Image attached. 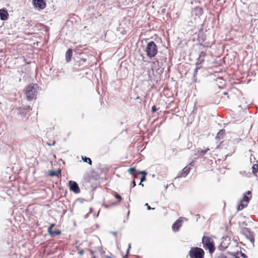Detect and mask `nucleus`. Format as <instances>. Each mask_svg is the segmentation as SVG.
<instances>
[{"label": "nucleus", "instance_id": "6e6552de", "mask_svg": "<svg viewBox=\"0 0 258 258\" xmlns=\"http://www.w3.org/2000/svg\"><path fill=\"white\" fill-rule=\"evenodd\" d=\"M34 6L40 10L44 9L46 7V3L44 0H33Z\"/></svg>", "mask_w": 258, "mask_h": 258}, {"label": "nucleus", "instance_id": "39448f33", "mask_svg": "<svg viewBox=\"0 0 258 258\" xmlns=\"http://www.w3.org/2000/svg\"><path fill=\"white\" fill-rule=\"evenodd\" d=\"M241 232L251 242L253 243L254 242V234L249 228L246 227L242 228Z\"/></svg>", "mask_w": 258, "mask_h": 258}, {"label": "nucleus", "instance_id": "cd10ccee", "mask_svg": "<svg viewBox=\"0 0 258 258\" xmlns=\"http://www.w3.org/2000/svg\"><path fill=\"white\" fill-rule=\"evenodd\" d=\"M136 185V181L134 180L132 182V187H134Z\"/></svg>", "mask_w": 258, "mask_h": 258}, {"label": "nucleus", "instance_id": "f8f14e48", "mask_svg": "<svg viewBox=\"0 0 258 258\" xmlns=\"http://www.w3.org/2000/svg\"><path fill=\"white\" fill-rule=\"evenodd\" d=\"M73 55V50L72 49H69L66 53V59L67 62L71 61Z\"/></svg>", "mask_w": 258, "mask_h": 258}, {"label": "nucleus", "instance_id": "9d476101", "mask_svg": "<svg viewBox=\"0 0 258 258\" xmlns=\"http://www.w3.org/2000/svg\"><path fill=\"white\" fill-rule=\"evenodd\" d=\"M9 14L8 11L5 9H0V18L2 20H6L8 19Z\"/></svg>", "mask_w": 258, "mask_h": 258}, {"label": "nucleus", "instance_id": "a878e982", "mask_svg": "<svg viewBox=\"0 0 258 258\" xmlns=\"http://www.w3.org/2000/svg\"><path fill=\"white\" fill-rule=\"evenodd\" d=\"M209 150V149H207L206 150H202L201 153L203 154H205L207 153V152Z\"/></svg>", "mask_w": 258, "mask_h": 258}, {"label": "nucleus", "instance_id": "f257e3e1", "mask_svg": "<svg viewBox=\"0 0 258 258\" xmlns=\"http://www.w3.org/2000/svg\"><path fill=\"white\" fill-rule=\"evenodd\" d=\"M202 243L203 247L208 249L209 252L212 254L215 250V243L213 239L209 236H204L202 237Z\"/></svg>", "mask_w": 258, "mask_h": 258}, {"label": "nucleus", "instance_id": "20e7f679", "mask_svg": "<svg viewBox=\"0 0 258 258\" xmlns=\"http://www.w3.org/2000/svg\"><path fill=\"white\" fill-rule=\"evenodd\" d=\"M188 255L190 258H204V250L198 247H192L190 248Z\"/></svg>", "mask_w": 258, "mask_h": 258}, {"label": "nucleus", "instance_id": "473e14b6", "mask_svg": "<svg viewBox=\"0 0 258 258\" xmlns=\"http://www.w3.org/2000/svg\"><path fill=\"white\" fill-rule=\"evenodd\" d=\"M140 185H142V186H144V184L142 183V182H140Z\"/></svg>", "mask_w": 258, "mask_h": 258}, {"label": "nucleus", "instance_id": "9b49d317", "mask_svg": "<svg viewBox=\"0 0 258 258\" xmlns=\"http://www.w3.org/2000/svg\"><path fill=\"white\" fill-rule=\"evenodd\" d=\"M249 202H247V201H246L245 200H241L240 202V203L238 205L237 207V210L240 211L243 209L244 208L247 206Z\"/></svg>", "mask_w": 258, "mask_h": 258}, {"label": "nucleus", "instance_id": "2f4dec72", "mask_svg": "<svg viewBox=\"0 0 258 258\" xmlns=\"http://www.w3.org/2000/svg\"><path fill=\"white\" fill-rule=\"evenodd\" d=\"M224 94L225 95H228V93H227V92H225L224 93Z\"/></svg>", "mask_w": 258, "mask_h": 258}, {"label": "nucleus", "instance_id": "e433bc0d", "mask_svg": "<svg viewBox=\"0 0 258 258\" xmlns=\"http://www.w3.org/2000/svg\"><path fill=\"white\" fill-rule=\"evenodd\" d=\"M92 258H96L95 256H93Z\"/></svg>", "mask_w": 258, "mask_h": 258}, {"label": "nucleus", "instance_id": "c85d7f7f", "mask_svg": "<svg viewBox=\"0 0 258 258\" xmlns=\"http://www.w3.org/2000/svg\"><path fill=\"white\" fill-rule=\"evenodd\" d=\"M145 206H147V208L148 209V210H150L151 209V208L150 207V206L148 205V204H146Z\"/></svg>", "mask_w": 258, "mask_h": 258}, {"label": "nucleus", "instance_id": "c9c22d12", "mask_svg": "<svg viewBox=\"0 0 258 258\" xmlns=\"http://www.w3.org/2000/svg\"><path fill=\"white\" fill-rule=\"evenodd\" d=\"M221 246H222V243H221Z\"/></svg>", "mask_w": 258, "mask_h": 258}, {"label": "nucleus", "instance_id": "b1692460", "mask_svg": "<svg viewBox=\"0 0 258 258\" xmlns=\"http://www.w3.org/2000/svg\"><path fill=\"white\" fill-rule=\"evenodd\" d=\"M152 111L153 112H155L157 111V108H156V106L154 105L152 107Z\"/></svg>", "mask_w": 258, "mask_h": 258}, {"label": "nucleus", "instance_id": "bb28decb", "mask_svg": "<svg viewBox=\"0 0 258 258\" xmlns=\"http://www.w3.org/2000/svg\"><path fill=\"white\" fill-rule=\"evenodd\" d=\"M217 258H227L226 256L224 255L223 254H220L218 256Z\"/></svg>", "mask_w": 258, "mask_h": 258}, {"label": "nucleus", "instance_id": "a211bd4d", "mask_svg": "<svg viewBox=\"0 0 258 258\" xmlns=\"http://www.w3.org/2000/svg\"><path fill=\"white\" fill-rule=\"evenodd\" d=\"M112 195H113V196L116 199H117V203H119L122 199L121 196L120 195H119L118 193H117L115 191H113L112 192Z\"/></svg>", "mask_w": 258, "mask_h": 258}, {"label": "nucleus", "instance_id": "7ed1b4c3", "mask_svg": "<svg viewBox=\"0 0 258 258\" xmlns=\"http://www.w3.org/2000/svg\"><path fill=\"white\" fill-rule=\"evenodd\" d=\"M38 87L37 84H31L26 88L25 94L28 100H32L36 98Z\"/></svg>", "mask_w": 258, "mask_h": 258}, {"label": "nucleus", "instance_id": "aec40b11", "mask_svg": "<svg viewBox=\"0 0 258 258\" xmlns=\"http://www.w3.org/2000/svg\"><path fill=\"white\" fill-rule=\"evenodd\" d=\"M97 176L98 177V175L97 174H95V172L91 173L90 175L89 176V178L88 181L91 182L94 177Z\"/></svg>", "mask_w": 258, "mask_h": 258}, {"label": "nucleus", "instance_id": "dca6fc26", "mask_svg": "<svg viewBox=\"0 0 258 258\" xmlns=\"http://www.w3.org/2000/svg\"><path fill=\"white\" fill-rule=\"evenodd\" d=\"M234 256L235 258H247L245 254L242 253L241 251L236 252Z\"/></svg>", "mask_w": 258, "mask_h": 258}, {"label": "nucleus", "instance_id": "4468645a", "mask_svg": "<svg viewBox=\"0 0 258 258\" xmlns=\"http://www.w3.org/2000/svg\"><path fill=\"white\" fill-rule=\"evenodd\" d=\"M190 170V168L189 167H185L182 169V173L181 174V177H185L189 173Z\"/></svg>", "mask_w": 258, "mask_h": 258}, {"label": "nucleus", "instance_id": "423d86ee", "mask_svg": "<svg viewBox=\"0 0 258 258\" xmlns=\"http://www.w3.org/2000/svg\"><path fill=\"white\" fill-rule=\"evenodd\" d=\"M70 190L73 191L75 194H79L80 192V189L77 183L74 181H70L69 182Z\"/></svg>", "mask_w": 258, "mask_h": 258}, {"label": "nucleus", "instance_id": "4be33fe9", "mask_svg": "<svg viewBox=\"0 0 258 258\" xmlns=\"http://www.w3.org/2000/svg\"><path fill=\"white\" fill-rule=\"evenodd\" d=\"M136 169L134 168H130L128 169V172L132 175H134Z\"/></svg>", "mask_w": 258, "mask_h": 258}, {"label": "nucleus", "instance_id": "f3484780", "mask_svg": "<svg viewBox=\"0 0 258 258\" xmlns=\"http://www.w3.org/2000/svg\"><path fill=\"white\" fill-rule=\"evenodd\" d=\"M252 172L254 175H257L258 172V165L257 164H254L252 167Z\"/></svg>", "mask_w": 258, "mask_h": 258}, {"label": "nucleus", "instance_id": "2eb2a0df", "mask_svg": "<svg viewBox=\"0 0 258 258\" xmlns=\"http://www.w3.org/2000/svg\"><path fill=\"white\" fill-rule=\"evenodd\" d=\"M225 134V131L224 130H221L218 133L216 138L219 140L223 139L224 137Z\"/></svg>", "mask_w": 258, "mask_h": 258}, {"label": "nucleus", "instance_id": "1a4fd4ad", "mask_svg": "<svg viewBox=\"0 0 258 258\" xmlns=\"http://www.w3.org/2000/svg\"><path fill=\"white\" fill-rule=\"evenodd\" d=\"M55 224L52 223L48 228V232L50 235H58L61 234V231L59 230L52 231V228L54 227Z\"/></svg>", "mask_w": 258, "mask_h": 258}, {"label": "nucleus", "instance_id": "0eeeda50", "mask_svg": "<svg viewBox=\"0 0 258 258\" xmlns=\"http://www.w3.org/2000/svg\"><path fill=\"white\" fill-rule=\"evenodd\" d=\"M183 222V218H179L172 225V228L174 231H177L179 230L180 227L182 226Z\"/></svg>", "mask_w": 258, "mask_h": 258}, {"label": "nucleus", "instance_id": "5701e85b", "mask_svg": "<svg viewBox=\"0 0 258 258\" xmlns=\"http://www.w3.org/2000/svg\"><path fill=\"white\" fill-rule=\"evenodd\" d=\"M139 173L142 174V176H146V175H147V173L145 171H140V172H139Z\"/></svg>", "mask_w": 258, "mask_h": 258}, {"label": "nucleus", "instance_id": "393cba45", "mask_svg": "<svg viewBox=\"0 0 258 258\" xmlns=\"http://www.w3.org/2000/svg\"><path fill=\"white\" fill-rule=\"evenodd\" d=\"M146 180V176H142L141 178V182H143V181Z\"/></svg>", "mask_w": 258, "mask_h": 258}, {"label": "nucleus", "instance_id": "72a5a7b5", "mask_svg": "<svg viewBox=\"0 0 258 258\" xmlns=\"http://www.w3.org/2000/svg\"><path fill=\"white\" fill-rule=\"evenodd\" d=\"M226 247H227V246H224V247H223V248H224V249H225V248H226Z\"/></svg>", "mask_w": 258, "mask_h": 258}, {"label": "nucleus", "instance_id": "6ab92c4d", "mask_svg": "<svg viewBox=\"0 0 258 258\" xmlns=\"http://www.w3.org/2000/svg\"><path fill=\"white\" fill-rule=\"evenodd\" d=\"M59 174H60V170L57 171H50L49 172V174L50 176H58Z\"/></svg>", "mask_w": 258, "mask_h": 258}, {"label": "nucleus", "instance_id": "f03ea898", "mask_svg": "<svg viewBox=\"0 0 258 258\" xmlns=\"http://www.w3.org/2000/svg\"><path fill=\"white\" fill-rule=\"evenodd\" d=\"M145 52L147 56L151 58L156 55L158 52V47L154 41H150L147 43L145 48Z\"/></svg>", "mask_w": 258, "mask_h": 258}, {"label": "nucleus", "instance_id": "412c9836", "mask_svg": "<svg viewBox=\"0 0 258 258\" xmlns=\"http://www.w3.org/2000/svg\"><path fill=\"white\" fill-rule=\"evenodd\" d=\"M83 160L85 162L88 163L90 165H92V160L90 158L84 157H82Z\"/></svg>", "mask_w": 258, "mask_h": 258}, {"label": "nucleus", "instance_id": "f704fd0d", "mask_svg": "<svg viewBox=\"0 0 258 258\" xmlns=\"http://www.w3.org/2000/svg\"><path fill=\"white\" fill-rule=\"evenodd\" d=\"M91 253H92V254H93V251H92V250L91 251Z\"/></svg>", "mask_w": 258, "mask_h": 258}, {"label": "nucleus", "instance_id": "c756f323", "mask_svg": "<svg viewBox=\"0 0 258 258\" xmlns=\"http://www.w3.org/2000/svg\"><path fill=\"white\" fill-rule=\"evenodd\" d=\"M105 258H112V254H111L110 255H106Z\"/></svg>", "mask_w": 258, "mask_h": 258}, {"label": "nucleus", "instance_id": "7c9ffc66", "mask_svg": "<svg viewBox=\"0 0 258 258\" xmlns=\"http://www.w3.org/2000/svg\"><path fill=\"white\" fill-rule=\"evenodd\" d=\"M83 252H84V250L83 249L79 251V253L81 255L83 254Z\"/></svg>", "mask_w": 258, "mask_h": 258}, {"label": "nucleus", "instance_id": "ddd939ff", "mask_svg": "<svg viewBox=\"0 0 258 258\" xmlns=\"http://www.w3.org/2000/svg\"><path fill=\"white\" fill-rule=\"evenodd\" d=\"M252 196H251V192L250 191H247L243 195V198L242 200H245L246 201H247L248 202H249V200L251 199Z\"/></svg>", "mask_w": 258, "mask_h": 258}]
</instances>
